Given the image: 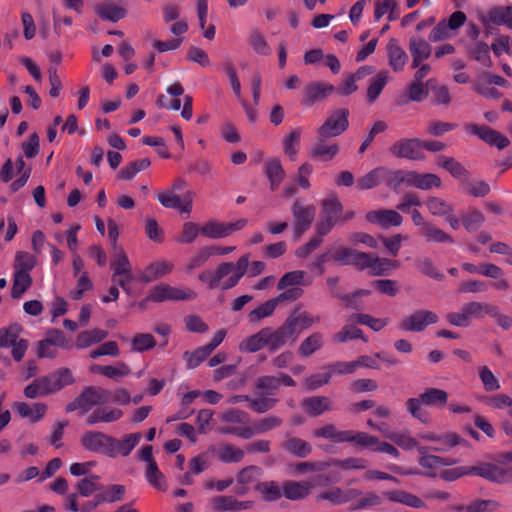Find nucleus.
<instances>
[{
	"mask_svg": "<svg viewBox=\"0 0 512 512\" xmlns=\"http://www.w3.org/2000/svg\"><path fill=\"white\" fill-rule=\"evenodd\" d=\"M249 264V254L241 256L237 262H223L212 270H205L199 274V280L205 283L208 288L230 289L238 284L240 279L247 271Z\"/></svg>",
	"mask_w": 512,
	"mask_h": 512,
	"instance_id": "1",
	"label": "nucleus"
},
{
	"mask_svg": "<svg viewBox=\"0 0 512 512\" xmlns=\"http://www.w3.org/2000/svg\"><path fill=\"white\" fill-rule=\"evenodd\" d=\"M495 314L496 305L472 301L463 305L458 311L448 313L446 319L455 327H468L473 319H480L485 315Z\"/></svg>",
	"mask_w": 512,
	"mask_h": 512,
	"instance_id": "2",
	"label": "nucleus"
},
{
	"mask_svg": "<svg viewBox=\"0 0 512 512\" xmlns=\"http://www.w3.org/2000/svg\"><path fill=\"white\" fill-rule=\"evenodd\" d=\"M111 392L101 387H88L66 407V410L78 411L83 415L94 406H100L110 401Z\"/></svg>",
	"mask_w": 512,
	"mask_h": 512,
	"instance_id": "3",
	"label": "nucleus"
},
{
	"mask_svg": "<svg viewBox=\"0 0 512 512\" xmlns=\"http://www.w3.org/2000/svg\"><path fill=\"white\" fill-rule=\"evenodd\" d=\"M196 297V293L188 288H181L171 286L167 283H159L153 286L148 296L141 302V307L144 306L145 302H165V301H183L191 300Z\"/></svg>",
	"mask_w": 512,
	"mask_h": 512,
	"instance_id": "4",
	"label": "nucleus"
},
{
	"mask_svg": "<svg viewBox=\"0 0 512 512\" xmlns=\"http://www.w3.org/2000/svg\"><path fill=\"white\" fill-rule=\"evenodd\" d=\"M466 14L462 11H455L447 19H442L431 30L429 40L439 42L451 39L457 35L458 30L465 24Z\"/></svg>",
	"mask_w": 512,
	"mask_h": 512,
	"instance_id": "5",
	"label": "nucleus"
},
{
	"mask_svg": "<svg viewBox=\"0 0 512 512\" xmlns=\"http://www.w3.org/2000/svg\"><path fill=\"white\" fill-rule=\"evenodd\" d=\"M394 178L396 183H404L407 186L415 187L420 190H431L440 188L441 178L434 173H418L416 171H395Z\"/></svg>",
	"mask_w": 512,
	"mask_h": 512,
	"instance_id": "6",
	"label": "nucleus"
},
{
	"mask_svg": "<svg viewBox=\"0 0 512 512\" xmlns=\"http://www.w3.org/2000/svg\"><path fill=\"white\" fill-rule=\"evenodd\" d=\"M364 252H359L349 247H345L341 244L332 245L326 253L321 255L314 265L316 267L321 268V266L329 261L334 260L337 263L343 265H355L359 268L360 266V257L363 256Z\"/></svg>",
	"mask_w": 512,
	"mask_h": 512,
	"instance_id": "7",
	"label": "nucleus"
},
{
	"mask_svg": "<svg viewBox=\"0 0 512 512\" xmlns=\"http://www.w3.org/2000/svg\"><path fill=\"white\" fill-rule=\"evenodd\" d=\"M142 435L139 432L124 434L117 438L109 435L106 457L125 458L140 443Z\"/></svg>",
	"mask_w": 512,
	"mask_h": 512,
	"instance_id": "8",
	"label": "nucleus"
},
{
	"mask_svg": "<svg viewBox=\"0 0 512 512\" xmlns=\"http://www.w3.org/2000/svg\"><path fill=\"white\" fill-rule=\"evenodd\" d=\"M348 111L339 109L332 113L317 130L318 140L325 141L328 138L342 134L348 127Z\"/></svg>",
	"mask_w": 512,
	"mask_h": 512,
	"instance_id": "9",
	"label": "nucleus"
},
{
	"mask_svg": "<svg viewBox=\"0 0 512 512\" xmlns=\"http://www.w3.org/2000/svg\"><path fill=\"white\" fill-rule=\"evenodd\" d=\"M247 222L245 218L230 223L209 220L201 226V235L210 239L225 238L235 231L243 229L247 225Z\"/></svg>",
	"mask_w": 512,
	"mask_h": 512,
	"instance_id": "10",
	"label": "nucleus"
},
{
	"mask_svg": "<svg viewBox=\"0 0 512 512\" xmlns=\"http://www.w3.org/2000/svg\"><path fill=\"white\" fill-rule=\"evenodd\" d=\"M282 420L277 416H268L256 422L253 427H228L222 429V434H233L238 437L249 439L254 434L263 433L278 427Z\"/></svg>",
	"mask_w": 512,
	"mask_h": 512,
	"instance_id": "11",
	"label": "nucleus"
},
{
	"mask_svg": "<svg viewBox=\"0 0 512 512\" xmlns=\"http://www.w3.org/2000/svg\"><path fill=\"white\" fill-rule=\"evenodd\" d=\"M192 196L193 193L189 191L181 198L176 192L168 188L156 193V198L163 207L176 209L179 213L186 215H189L192 211Z\"/></svg>",
	"mask_w": 512,
	"mask_h": 512,
	"instance_id": "12",
	"label": "nucleus"
},
{
	"mask_svg": "<svg viewBox=\"0 0 512 512\" xmlns=\"http://www.w3.org/2000/svg\"><path fill=\"white\" fill-rule=\"evenodd\" d=\"M438 320V315L433 311L417 310L402 319L399 328L408 332H420L429 325L437 323Z\"/></svg>",
	"mask_w": 512,
	"mask_h": 512,
	"instance_id": "13",
	"label": "nucleus"
},
{
	"mask_svg": "<svg viewBox=\"0 0 512 512\" xmlns=\"http://www.w3.org/2000/svg\"><path fill=\"white\" fill-rule=\"evenodd\" d=\"M398 267L397 261L380 258L373 254L363 253V256L360 257L359 269H369L370 273L375 276L387 275Z\"/></svg>",
	"mask_w": 512,
	"mask_h": 512,
	"instance_id": "14",
	"label": "nucleus"
},
{
	"mask_svg": "<svg viewBox=\"0 0 512 512\" xmlns=\"http://www.w3.org/2000/svg\"><path fill=\"white\" fill-rule=\"evenodd\" d=\"M300 296L301 291L297 289L284 291L277 297L266 301L265 303L252 310L249 314L250 321L257 322L264 317L270 316L280 302L285 300H295Z\"/></svg>",
	"mask_w": 512,
	"mask_h": 512,
	"instance_id": "15",
	"label": "nucleus"
},
{
	"mask_svg": "<svg viewBox=\"0 0 512 512\" xmlns=\"http://www.w3.org/2000/svg\"><path fill=\"white\" fill-rule=\"evenodd\" d=\"M420 457L418 459L419 465L426 470L425 475L437 476L439 475V469L445 466L454 465L457 461L451 457H440L433 454H429L427 447H418Z\"/></svg>",
	"mask_w": 512,
	"mask_h": 512,
	"instance_id": "16",
	"label": "nucleus"
},
{
	"mask_svg": "<svg viewBox=\"0 0 512 512\" xmlns=\"http://www.w3.org/2000/svg\"><path fill=\"white\" fill-rule=\"evenodd\" d=\"M315 207L313 205H303L300 201H296L292 207L294 217V234L299 238L307 231L315 217Z\"/></svg>",
	"mask_w": 512,
	"mask_h": 512,
	"instance_id": "17",
	"label": "nucleus"
},
{
	"mask_svg": "<svg viewBox=\"0 0 512 512\" xmlns=\"http://www.w3.org/2000/svg\"><path fill=\"white\" fill-rule=\"evenodd\" d=\"M109 434L101 431L88 430L80 436V446L83 450L106 456Z\"/></svg>",
	"mask_w": 512,
	"mask_h": 512,
	"instance_id": "18",
	"label": "nucleus"
},
{
	"mask_svg": "<svg viewBox=\"0 0 512 512\" xmlns=\"http://www.w3.org/2000/svg\"><path fill=\"white\" fill-rule=\"evenodd\" d=\"M465 130L473 135L478 136L481 140L498 149H504L510 143L509 139L502 133L488 127L477 124H468Z\"/></svg>",
	"mask_w": 512,
	"mask_h": 512,
	"instance_id": "19",
	"label": "nucleus"
},
{
	"mask_svg": "<svg viewBox=\"0 0 512 512\" xmlns=\"http://www.w3.org/2000/svg\"><path fill=\"white\" fill-rule=\"evenodd\" d=\"M319 320V317H314L306 311L297 310L286 319L283 325L291 336L292 341H295L303 330L309 328Z\"/></svg>",
	"mask_w": 512,
	"mask_h": 512,
	"instance_id": "20",
	"label": "nucleus"
},
{
	"mask_svg": "<svg viewBox=\"0 0 512 512\" xmlns=\"http://www.w3.org/2000/svg\"><path fill=\"white\" fill-rule=\"evenodd\" d=\"M335 90L334 85L324 81L310 82L303 89L302 104L312 106L316 102L322 101L331 95Z\"/></svg>",
	"mask_w": 512,
	"mask_h": 512,
	"instance_id": "21",
	"label": "nucleus"
},
{
	"mask_svg": "<svg viewBox=\"0 0 512 512\" xmlns=\"http://www.w3.org/2000/svg\"><path fill=\"white\" fill-rule=\"evenodd\" d=\"M391 152L397 157L411 160H422L425 157L422 141L416 138L402 139L397 141L391 147Z\"/></svg>",
	"mask_w": 512,
	"mask_h": 512,
	"instance_id": "22",
	"label": "nucleus"
},
{
	"mask_svg": "<svg viewBox=\"0 0 512 512\" xmlns=\"http://www.w3.org/2000/svg\"><path fill=\"white\" fill-rule=\"evenodd\" d=\"M394 173L395 171L392 172L384 167H377L357 180V188L368 190L376 187L382 181H386L389 185L393 182L396 183Z\"/></svg>",
	"mask_w": 512,
	"mask_h": 512,
	"instance_id": "23",
	"label": "nucleus"
},
{
	"mask_svg": "<svg viewBox=\"0 0 512 512\" xmlns=\"http://www.w3.org/2000/svg\"><path fill=\"white\" fill-rule=\"evenodd\" d=\"M366 219L382 228L397 227L403 222V217L392 209L372 210L366 214Z\"/></svg>",
	"mask_w": 512,
	"mask_h": 512,
	"instance_id": "24",
	"label": "nucleus"
},
{
	"mask_svg": "<svg viewBox=\"0 0 512 512\" xmlns=\"http://www.w3.org/2000/svg\"><path fill=\"white\" fill-rule=\"evenodd\" d=\"M361 492L355 488L342 489L339 487L330 488L318 495V500H327L335 505L348 503L358 496Z\"/></svg>",
	"mask_w": 512,
	"mask_h": 512,
	"instance_id": "25",
	"label": "nucleus"
},
{
	"mask_svg": "<svg viewBox=\"0 0 512 512\" xmlns=\"http://www.w3.org/2000/svg\"><path fill=\"white\" fill-rule=\"evenodd\" d=\"M312 282L311 277L307 274V272L302 270H294L285 273L278 282L279 290H292L297 289L302 292L300 286L310 285Z\"/></svg>",
	"mask_w": 512,
	"mask_h": 512,
	"instance_id": "26",
	"label": "nucleus"
},
{
	"mask_svg": "<svg viewBox=\"0 0 512 512\" xmlns=\"http://www.w3.org/2000/svg\"><path fill=\"white\" fill-rule=\"evenodd\" d=\"M470 475L479 476L496 483H503V466L479 462L476 465L469 466Z\"/></svg>",
	"mask_w": 512,
	"mask_h": 512,
	"instance_id": "27",
	"label": "nucleus"
},
{
	"mask_svg": "<svg viewBox=\"0 0 512 512\" xmlns=\"http://www.w3.org/2000/svg\"><path fill=\"white\" fill-rule=\"evenodd\" d=\"M383 496L390 502L399 503L410 508H426L424 500H422L417 495L407 492L405 490L386 491L383 493Z\"/></svg>",
	"mask_w": 512,
	"mask_h": 512,
	"instance_id": "28",
	"label": "nucleus"
},
{
	"mask_svg": "<svg viewBox=\"0 0 512 512\" xmlns=\"http://www.w3.org/2000/svg\"><path fill=\"white\" fill-rule=\"evenodd\" d=\"M252 505V501H238L232 496H216L210 500V506L216 512H236L249 509Z\"/></svg>",
	"mask_w": 512,
	"mask_h": 512,
	"instance_id": "29",
	"label": "nucleus"
},
{
	"mask_svg": "<svg viewBox=\"0 0 512 512\" xmlns=\"http://www.w3.org/2000/svg\"><path fill=\"white\" fill-rule=\"evenodd\" d=\"M13 409L21 418L27 419L31 423H35L44 417L47 411V406L43 403L28 404L25 402H15L13 404Z\"/></svg>",
	"mask_w": 512,
	"mask_h": 512,
	"instance_id": "30",
	"label": "nucleus"
},
{
	"mask_svg": "<svg viewBox=\"0 0 512 512\" xmlns=\"http://www.w3.org/2000/svg\"><path fill=\"white\" fill-rule=\"evenodd\" d=\"M44 378L50 394L74 383L73 373L69 368H60Z\"/></svg>",
	"mask_w": 512,
	"mask_h": 512,
	"instance_id": "31",
	"label": "nucleus"
},
{
	"mask_svg": "<svg viewBox=\"0 0 512 512\" xmlns=\"http://www.w3.org/2000/svg\"><path fill=\"white\" fill-rule=\"evenodd\" d=\"M388 63L393 71H402L408 61L407 53L400 47L396 39H390L386 46Z\"/></svg>",
	"mask_w": 512,
	"mask_h": 512,
	"instance_id": "32",
	"label": "nucleus"
},
{
	"mask_svg": "<svg viewBox=\"0 0 512 512\" xmlns=\"http://www.w3.org/2000/svg\"><path fill=\"white\" fill-rule=\"evenodd\" d=\"M123 415L122 410L109 406H102L90 413L86 419L89 426L98 423H111L119 420Z\"/></svg>",
	"mask_w": 512,
	"mask_h": 512,
	"instance_id": "33",
	"label": "nucleus"
},
{
	"mask_svg": "<svg viewBox=\"0 0 512 512\" xmlns=\"http://www.w3.org/2000/svg\"><path fill=\"white\" fill-rule=\"evenodd\" d=\"M484 25L489 23L495 25H504L512 29V6H499L492 8L486 17L481 19Z\"/></svg>",
	"mask_w": 512,
	"mask_h": 512,
	"instance_id": "34",
	"label": "nucleus"
},
{
	"mask_svg": "<svg viewBox=\"0 0 512 512\" xmlns=\"http://www.w3.org/2000/svg\"><path fill=\"white\" fill-rule=\"evenodd\" d=\"M312 436L315 438L327 439L334 443H346L350 439V432L349 430H339L332 424H326L313 430Z\"/></svg>",
	"mask_w": 512,
	"mask_h": 512,
	"instance_id": "35",
	"label": "nucleus"
},
{
	"mask_svg": "<svg viewBox=\"0 0 512 512\" xmlns=\"http://www.w3.org/2000/svg\"><path fill=\"white\" fill-rule=\"evenodd\" d=\"M302 407L307 414L316 417L331 410L332 401L326 396H312L303 399Z\"/></svg>",
	"mask_w": 512,
	"mask_h": 512,
	"instance_id": "36",
	"label": "nucleus"
},
{
	"mask_svg": "<svg viewBox=\"0 0 512 512\" xmlns=\"http://www.w3.org/2000/svg\"><path fill=\"white\" fill-rule=\"evenodd\" d=\"M355 323H357L355 315L350 316L342 329L333 335V340L338 343H345L360 338L364 342H368V338L363 335L361 329L355 326Z\"/></svg>",
	"mask_w": 512,
	"mask_h": 512,
	"instance_id": "37",
	"label": "nucleus"
},
{
	"mask_svg": "<svg viewBox=\"0 0 512 512\" xmlns=\"http://www.w3.org/2000/svg\"><path fill=\"white\" fill-rule=\"evenodd\" d=\"M264 333L266 347H268L270 351H276L287 344L289 341H292V338L288 331L285 329L284 325L276 330L271 328H264Z\"/></svg>",
	"mask_w": 512,
	"mask_h": 512,
	"instance_id": "38",
	"label": "nucleus"
},
{
	"mask_svg": "<svg viewBox=\"0 0 512 512\" xmlns=\"http://www.w3.org/2000/svg\"><path fill=\"white\" fill-rule=\"evenodd\" d=\"M174 265L167 260H161L151 263L141 274L140 278L148 283L161 278L172 272Z\"/></svg>",
	"mask_w": 512,
	"mask_h": 512,
	"instance_id": "39",
	"label": "nucleus"
},
{
	"mask_svg": "<svg viewBox=\"0 0 512 512\" xmlns=\"http://www.w3.org/2000/svg\"><path fill=\"white\" fill-rule=\"evenodd\" d=\"M311 489L309 481H287L282 486V495L290 500H298L306 497Z\"/></svg>",
	"mask_w": 512,
	"mask_h": 512,
	"instance_id": "40",
	"label": "nucleus"
},
{
	"mask_svg": "<svg viewBox=\"0 0 512 512\" xmlns=\"http://www.w3.org/2000/svg\"><path fill=\"white\" fill-rule=\"evenodd\" d=\"M385 437L406 451L418 450V447H421L418 440L408 430L388 431L385 432Z\"/></svg>",
	"mask_w": 512,
	"mask_h": 512,
	"instance_id": "41",
	"label": "nucleus"
},
{
	"mask_svg": "<svg viewBox=\"0 0 512 512\" xmlns=\"http://www.w3.org/2000/svg\"><path fill=\"white\" fill-rule=\"evenodd\" d=\"M437 165L447 170L452 177L459 181L466 182L469 178V172L464 166L452 157L440 156L437 160Z\"/></svg>",
	"mask_w": 512,
	"mask_h": 512,
	"instance_id": "42",
	"label": "nucleus"
},
{
	"mask_svg": "<svg viewBox=\"0 0 512 512\" xmlns=\"http://www.w3.org/2000/svg\"><path fill=\"white\" fill-rule=\"evenodd\" d=\"M409 49L413 58V68H417L431 54L430 44L423 39H412L410 41Z\"/></svg>",
	"mask_w": 512,
	"mask_h": 512,
	"instance_id": "43",
	"label": "nucleus"
},
{
	"mask_svg": "<svg viewBox=\"0 0 512 512\" xmlns=\"http://www.w3.org/2000/svg\"><path fill=\"white\" fill-rule=\"evenodd\" d=\"M427 211L436 217H444L454 212V207L445 199L438 196H429L425 201Z\"/></svg>",
	"mask_w": 512,
	"mask_h": 512,
	"instance_id": "44",
	"label": "nucleus"
},
{
	"mask_svg": "<svg viewBox=\"0 0 512 512\" xmlns=\"http://www.w3.org/2000/svg\"><path fill=\"white\" fill-rule=\"evenodd\" d=\"M339 153V146L336 143H324L320 141L314 144L309 154L320 161H330Z\"/></svg>",
	"mask_w": 512,
	"mask_h": 512,
	"instance_id": "45",
	"label": "nucleus"
},
{
	"mask_svg": "<svg viewBox=\"0 0 512 512\" xmlns=\"http://www.w3.org/2000/svg\"><path fill=\"white\" fill-rule=\"evenodd\" d=\"M265 175L270 181V187L275 190L285 177V172L278 159H269L265 164Z\"/></svg>",
	"mask_w": 512,
	"mask_h": 512,
	"instance_id": "46",
	"label": "nucleus"
},
{
	"mask_svg": "<svg viewBox=\"0 0 512 512\" xmlns=\"http://www.w3.org/2000/svg\"><path fill=\"white\" fill-rule=\"evenodd\" d=\"M302 130L300 128H296L290 131L283 140V150L285 155L291 160L295 161L301 140Z\"/></svg>",
	"mask_w": 512,
	"mask_h": 512,
	"instance_id": "47",
	"label": "nucleus"
},
{
	"mask_svg": "<svg viewBox=\"0 0 512 512\" xmlns=\"http://www.w3.org/2000/svg\"><path fill=\"white\" fill-rule=\"evenodd\" d=\"M32 277L28 272L14 271L11 296L20 298L32 285Z\"/></svg>",
	"mask_w": 512,
	"mask_h": 512,
	"instance_id": "48",
	"label": "nucleus"
},
{
	"mask_svg": "<svg viewBox=\"0 0 512 512\" xmlns=\"http://www.w3.org/2000/svg\"><path fill=\"white\" fill-rule=\"evenodd\" d=\"M96 13L104 20L116 22L126 16V9L116 4H99Z\"/></svg>",
	"mask_w": 512,
	"mask_h": 512,
	"instance_id": "49",
	"label": "nucleus"
},
{
	"mask_svg": "<svg viewBox=\"0 0 512 512\" xmlns=\"http://www.w3.org/2000/svg\"><path fill=\"white\" fill-rule=\"evenodd\" d=\"M108 333L102 329H92L81 332L77 336L76 346L80 349L87 348L93 344L100 343L107 337Z\"/></svg>",
	"mask_w": 512,
	"mask_h": 512,
	"instance_id": "50",
	"label": "nucleus"
},
{
	"mask_svg": "<svg viewBox=\"0 0 512 512\" xmlns=\"http://www.w3.org/2000/svg\"><path fill=\"white\" fill-rule=\"evenodd\" d=\"M244 455L245 453L241 448L229 444L221 445L216 450L217 458L225 463L240 462Z\"/></svg>",
	"mask_w": 512,
	"mask_h": 512,
	"instance_id": "51",
	"label": "nucleus"
},
{
	"mask_svg": "<svg viewBox=\"0 0 512 512\" xmlns=\"http://www.w3.org/2000/svg\"><path fill=\"white\" fill-rule=\"evenodd\" d=\"M388 81L389 75L386 71H381L372 78L367 88V98L370 103H373L380 96Z\"/></svg>",
	"mask_w": 512,
	"mask_h": 512,
	"instance_id": "52",
	"label": "nucleus"
},
{
	"mask_svg": "<svg viewBox=\"0 0 512 512\" xmlns=\"http://www.w3.org/2000/svg\"><path fill=\"white\" fill-rule=\"evenodd\" d=\"M264 347H266L264 329H261L254 335L245 338L239 344V350L247 353L257 352Z\"/></svg>",
	"mask_w": 512,
	"mask_h": 512,
	"instance_id": "53",
	"label": "nucleus"
},
{
	"mask_svg": "<svg viewBox=\"0 0 512 512\" xmlns=\"http://www.w3.org/2000/svg\"><path fill=\"white\" fill-rule=\"evenodd\" d=\"M499 507V503L494 500H475L467 505L453 507V510L459 512H494Z\"/></svg>",
	"mask_w": 512,
	"mask_h": 512,
	"instance_id": "54",
	"label": "nucleus"
},
{
	"mask_svg": "<svg viewBox=\"0 0 512 512\" xmlns=\"http://www.w3.org/2000/svg\"><path fill=\"white\" fill-rule=\"evenodd\" d=\"M283 446L286 451L301 458L308 456L312 451L307 441L296 437L288 438Z\"/></svg>",
	"mask_w": 512,
	"mask_h": 512,
	"instance_id": "55",
	"label": "nucleus"
},
{
	"mask_svg": "<svg viewBox=\"0 0 512 512\" xmlns=\"http://www.w3.org/2000/svg\"><path fill=\"white\" fill-rule=\"evenodd\" d=\"M322 346L323 335L321 333H313L301 342L298 352L302 357H308Z\"/></svg>",
	"mask_w": 512,
	"mask_h": 512,
	"instance_id": "56",
	"label": "nucleus"
},
{
	"mask_svg": "<svg viewBox=\"0 0 512 512\" xmlns=\"http://www.w3.org/2000/svg\"><path fill=\"white\" fill-rule=\"evenodd\" d=\"M421 235L428 242L453 243V238L448 233L430 223L424 226V229L421 230Z\"/></svg>",
	"mask_w": 512,
	"mask_h": 512,
	"instance_id": "57",
	"label": "nucleus"
},
{
	"mask_svg": "<svg viewBox=\"0 0 512 512\" xmlns=\"http://www.w3.org/2000/svg\"><path fill=\"white\" fill-rule=\"evenodd\" d=\"M37 264L36 256L26 252L17 251L14 259V271L28 272L32 271Z\"/></svg>",
	"mask_w": 512,
	"mask_h": 512,
	"instance_id": "58",
	"label": "nucleus"
},
{
	"mask_svg": "<svg viewBox=\"0 0 512 512\" xmlns=\"http://www.w3.org/2000/svg\"><path fill=\"white\" fill-rule=\"evenodd\" d=\"M248 43L253 51L259 55L268 56L271 54V48L268 45L264 35L258 30H252L248 36Z\"/></svg>",
	"mask_w": 512,
	"mask_h": 512,
	"instance_id": "59",
	"label": "nucleus"
},
{
	"mask_svg": "<svg viewBox=\"0 0 512 512\" xmlns=\"http://www.w3.org/2000/svg\"><path fill=\"white\" fill-rule=\"evenodd\" d=\"M156 346V340L150 333H137L131 339V349L134 352H144Z\"/></svg>",
	"mask_w": 512,
	"mask_h": 512,
	"instance_id": "60",
	"label": "nucleus"
},
{
	"mask_svg": "<svg viewBox=\"0 0 512 512\" xmlns=\"http://www.w3.org/2000/svg\"><path fill=\"white\" fill-rule=\"evenodd\" d=\"M221 419L224 423L227 424V426L223 427V429L228 427L248 426L249 422L248 414L239 410L227 411L222 414ZM220 432L222 433V428L220 429Z\"/></svg>",
	"mask_w": 512,
	"mask_h": 512,
	"instance_id": "61",
	"label": "nucleus"
},
{
	"mask_svg": "<svg viewBox=\"0 0 512 512\" xmlns=\"http://www.w3.org/2000/svg\"><path fill=\"white\" fill-rule=\"evenodd\" d=\"M425 405H444L448 400L446 391L438 388H428L419 395Z\"/></svg>",
	"mask_w": 512,
	"mask_h": 512,
	"instance_id": "62",
	"label": "nucleus"
},
{
	"mask_svg": "<svg viewBox=\"0 0 512 512\" xmlns=\"http://www.w3.org/2000/svg\"><path fill=\"white\" fill-rule=\"evenodd\" d=\"M265 501H274L282 496V489L273 481L258 483L255 486Z\"/></svg>",
	"mask_w": 512,
	"mask_h": 512,
	"instance_id": "63",
	"label": "nucleus"
},
{
	"mask_svg": "<svg viewBox=\"0 0 512 512\" xmlns=\"http://www.w3.org/2000/svg\"><path fill=\"white\" fill-rule=\"evenodd\" d=\"M49 394L50 392L44 377L37 378L24 389V395L30 399L47 396Z\"/></svg>",
	"mask_w": 512,
	"mask_h": 512,
	"instance_id": "64",
	"label": "nucleus"
}]
</instances>
